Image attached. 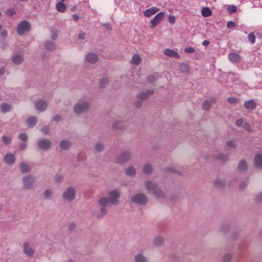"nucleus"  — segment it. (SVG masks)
Masks as SVG:
<instances>
[{"mask_svg":"<svg viewBox=\"0 0 262 262\" xmlns=\"http://www.w3.org/2000/svg\"><path fill=\"white\" fill-rule=\"evenodd\" d=\"M121 192L117 189L111 190L108 193V197H101L98 200V204L101 206L100 214L98 217H102L106 214L107 209L106 207L110 204L116 206L119 203V198L120 197Z\"/></svg>","mask_w":262,"mask_h":262,"instance_id":"obj_1","label":"nucleus"},{"mask_svg":"<svg viewBox=\"0 0 262 262\" xmlns=\"http://www.w3.org/2000/svg\"><path fill=\"white\" fill-rule=\"evenodd\" d=\"M91 103L84 98L79 99L73 105V111L77 115H81L87 113L91 108Z\"/></svg>","mask_w":262,"mask_h":262,"instance_id":"obj_2","label":"nucleus"},{"mask_svg":"<svg viewBox=\"0 0 262 262\" xmlns=\"http://www.w3.org/2000/svg\"><path fill=\"white\" fill-rule=\"evenodd\" d=\"M144 185L147 190L152 191L153 194L157 198L163 199L165 196V193L157 185L150 180L145 182Z\"/></svg>","mask_w":262,"mask_h":262,"instance_id":"obj_3","label":"nucleus"},{"mask_svg":"<svg viewBox=\"0 0 262 262\" xmlns=\"http://www.w3.org/2000/svg\"><path fill=\"white\" fill-rule=\"evenodd\" d=\"M21 181L24 189L31 190L35 185L36 179L32 174H27L22 178Z\"/></svg>","mask_w":262,"mask_h":262,"instance_id":"obj_4","label":"nucleus"},{"mask_svg":"<svg viewBox=\"0 0 262 262\" xmlns=\"http://www.w3.org/2000/svg\"><path fill=\"white\" fill-rule=\"evenodd\" d=\"M76 188L74 186H69L62 193L63 199L67 201L72 202L76 198Z\"/></svg>","mask_w":262,"mask_h":262,"instance_id":"obj_5","label":"nucleus"},{"mask_svg":"<svg viewBox=\"0 0 262 262\" xmlns=\"http://www.w3.org/2000/svg\"><path fill=\"white\" fill-rule=\"evenodd\" d=\"M132 203L139 205H145L148 201L147 197L143 193H137L131 198Z\"/></svg>","mask_w":262,"mask_h":262,"instance_id":"obj_6","label":"nucleus"},{"mask_svg":"<svg viewBox=\"0 0 262 262\" xmlns=\"http://www.w3.org/2000/svg\"><path fill=\"white\" fill-rule=\"evenodd\" d=\"M130 158V152L129 151H124L116 157L115 162L119 164H124L129 161Z\"/></svg>","mask_w":262,"mask_h":262,"instance_id":"obj_7","label":"nucleus"},{"mask_svg":"<svg viewBox=\"0 0 262 262\" xmlns=\"http://www.w3.org/2000/svg\"><path fill=\"white\" fill-rule=\"evenodd\" d=\"M30 29L31 25L29 23V22L27 20H23L19 24H18L16 29L17 33L19 35H22L26 32L29 31Z\"/></svg>","mask_w":262,"mask_h":262,"instance_id":"obj_8","label":"nucleus"},{"mask_svg":"<svg viewBox=\"0 0 262 262\" xmlns=\"http://www.w3.org/2000/svg\"><path fill=\"white\" fill-rule=\"evenodd\" d=\"M228 158V156L227 154L224 153H220L218 155L215 156L213 155H209L206 157H205V159L208 160V161L212 160H221L222 161H225L227 160Z\"/></svg>","mask_w":262,"mask_h":262,"instance_id":"obj_9","label":"nucleus"},{"mask_svg":"<svg viewBox=\"0 0 262 262\" xmlns=\"http://www.w3.org/2000/svg\"><path fill=\"white\" fill-rule=\"evenodd\" d=\"M38 147L43 150H47L50 148L51 146V142L48 139H41L38 140Z\"/></svg>","mask_w":262,"mask_h":262,"instance_id":"obj_10","label":"nucleus"},{"mask_svg":"<svg viewBox=\"0 0 262 262\" xmlns=\"http://www.w3.org/2000/svg\"><path fill=\"white\" fill-rule=\"evenodd\" d=\"M165 15L164 13L162 12H161L158 13L152 19L150 20V23L151 24V27L153 28L158 24L162 20V19L164 18Z\"/></svg>","mask_w":262,"mask_h":262,"instance_id":"obj_11","label":"nucleus"},{"mask_svg":"<svg viewBox=\"0 0 262 262\" xmlns=\"http://www.w3.org/2000/svg\"><path fill=\"white\" fill-rule=\"evenodd\" d=\"M34 105L36 110L38 111L43 112L46 110L48 106V104L45 100L40 99L34 102Z\"/></svg>","mask_w":262,"mask_h":262,"instance_id":"obj_12","label":"nucleus"},{"mask_svg":"<svg viewBox=\"0 0 262 262\" xmlns=\"http://www.w3.org/2000/svg\"><path fill=\"white\" fill-rule=\"evenodd\" d=\"M112 128L115 130H122L125 129V126L122 121L117 119L113 121Z\"/></svg>","mask_w":262,"mask_h":262,"instance_id":"obj_13","label":"nucleus"},{"mask_svg":"<svg viewBox=\"0 0 262 262\" xmlns=\"http://www.w3.org/2000/svg\"><path fill=\"white\" fill-rule=\"evenodd\" d=\"M86 61L90 63H95L99 59L98 55L94 52L88 53L85 57Z\"/></svg>","mask_w":262,"mask_h":262,"instance_id":"obj_14","label":"nucleus"},{"mask_svg":"<svg viewBox=\"0 0 262 262\" xmlns=\"http://www.w3.org/2000/svg\"><path fill=\"white\" fill-rule=\"evenodd\" d=\"M5 162L9 165H13L16 160L15 155L12 153H7L4 157Z\"/></svg>","mask_w":262,"mask_h":262,"instance_id":"obj_15","label":"nucleus"},{"mask_svg":"<svg viewBox=\"0 0 262 262\" xmlns=\"http://www.w3.org/2000/svg\"><path fill=\"white\" fill-rule=\"evenodd\" d=\"M23 251L29 256H33L35 254L34 250L27 243L24 244Z\"/></svg>","mask_w":262,"mask_h":262,"instance_id":"obj_16","label":"nucleus"},{"mask_svg":"<svg viewBox=\"0 0 262 262\" xmlns=\"http://www.w3.org/2000/svg\"><path fill=\"white\" fill-rule=\"evenodd\" d=\"M20 171L23 173H28L31 170V166L25 162H21L19 165Z\"/></svg>","mask_w":262,"mask_h":262,"instance_id":"obj_17","label":"nucleus"},{"mask_svg":"<svg viewBox=\"0 0 262 262\" xmlns=\"http://www.w3.org/2000/svg\"><path fill=\"white\" fill-rule=\"evenodd\" d=\"M154 91L152 90H148L145 92H142L138 95V98L142 100H145L147 99L148 97L152 95Z\"/></svg>","mask_w":262,"mask_h":262,"instance_id":"obj_18","label":"nucleus"},{"mask_svg":"<svg viewBox=\"0 0 262 262\" xmlns=\"http://www.w3.org/2000/svg\"><path fill=\"white\" fill-rule=\"evenodd\" d=\"M254 166L259 169L262 168V154H257L255 155L254 162Z\"/></svg>","mask_w":262,"mask_h":262,"instance_id":"obj_19","label":"nucleus"},{"mask_svg":"<svg viewBox=\"0 0 262 262\" xmlns=\"http://www.w3.org/2000/svg\"><path fill=\"white\" fill-rule=\"evenodd\" d=\"M164 53L167 56L174 57L176 59L180 58V55L178 54V52L169 49H165Z\"/></svg>","mask_w":262,"mask_h":262,"instance_id":"obj_20","label":"nucleus"},{"mask_svg":"<svg viewBox=\"0 0 262 262\" xmlns=\"http://www.w3.org/2000/svg\"><path fill=\"white\" fill-rule=\"evenodd\" d=\"M228 59L233 63H237L241 61V56L236 53H231L228 54Z\"/></svg>","mask_w":262,"mask_h":262,"instance_id":"obj_21","label":"nucleus"},{"mask_svg":"<svg viewBox=\"0 0 262 262\" xmlns=\"http://www.w3.org/2000/svg\"><path fill=\"white\" fill-rule=\"evenodd\" d=\"M60 148L62 150H68L71 146V142L67 140L60 141L59 144Z\"/></svg>","mask_w":262,"mask_h":262,"instance_id":"obj_22","label":"nucleus"},{"mask_svg":"<svg viewBox=\"0 0 262 262\" xmlns=\"http://www.w3.org/2000/svg\"><path fill=\"white\" fill-rule=\"evenodd\" d=\"M159 11V9L157 7H151L144 11V15L145 17H149L156 14Z\"/></svg>","mask_w":262,"mask_h":262,"instance_id":"obj_23","label":"nucleus"},{"mask_svg":"<svg viewBox=\"0 0 262 262\" xmlns=\"http://www.w3.org/2000/svg\"><path fill=\"white\" fill-rule=\"evenodd\" d=\"M24 60V57L21 55L15 54L12 56V62L16 65L20 64L22 63Z\"/></svg>","mask_w":262,"mask_h":262,"instance_id":"obj_24","label":"nucleus"},{"mask_svg":"<svg viewBox=\"0 0 262 262\" xmlns=\"http://www.w3.org/2000/svg\"><path fill=\"white\" fill-rule=\"evenodd\" d=\"M256 103L253 100L246 101L244 103V107L247 109L253 110L256 107Z\"/></svg>","mask_w":262,"mask_h":262,"instance_id":"obj_25","label":"nucleus"},{"mask_svg":"<svg viewBox=\"0 0 262 262\" xmlns=\"http://www.w3.org/2000/svg\"><path fill=\"white\" fill-rule=\"evenodd\" d=\"M45 47L49 51H54L56 48V45L54 42L47 40L44 43Z\"/></svg>","mask_w":262,"mask_h":262,"instance_id":"obj_26","label":"nucleus"},{"mask_svg":"<svg viewBox=\"0 0 262 262\" xmlns=\"http://www.w3.org/2000/svg\"><path fill=\"white\" fill-rule=\"evenodd\" d=\"M135 262H149L147 258L142 254H136L134 257Z\"/></svg>","mask_w":262,"mask_h":262,"instance_id":"obj_27","label":"nucleus"},{"mask_svg":"<svg viewBox=\"0 0 262 262\" xmlns=\"http://www.w3.org/2000/svg\"><path fill=\"white\" fill-rule=\"evenodd\" d=\"M247 169V162L244 160H242L239 161L238 165V169L241 172H244Z\"/></svg>","mask_w":262,"mask_h":262,"instance_id":"obj_28","label":"nucleus"},{"mask_svg":"<svg viewBox=\"0 0 262 262\" xmlns=\"http://www.w3.org/2000/svg\"><path fill=\"white\" fill-rule=\"evenodd\" d=\"M153 171V168L151 164L147 163L144 165L143 172L146 174H150Z\"/></svg>","mask_w":262,"mask_h":262,"instance_id":"obj_29","label":"nucleus"},{"mask_svg":"<svg viewBox=\"0 0 262 262\" xmlns=\"http://www.w3.org/2000/svg\"><path fill=\"white\" fill-rule=\"evenodd\" d=\"M141 61V58L140 56L138 54H135L133 56L131 59L130 63L132 64L138 66L140 64Z\"/></svg>","mask_w":262,"mask_h":262,"instance_id":"obj_30","label":"nucleus"},{"mask_svg":"<svg viewBox=\"0 0 262 262\" xmlns=\"http://www.w3.org/2000/svg\"><path fill=\"white\" fill-rule=\"evenodd\" d=\"M213 184L216 187H223L226 184V181L224 179L216 178L213 181Z\"/></svg>","mask_w":262,"mask_h":262,"instance_id":"obj_31","label":"nucleus"},{"mask_svg":"<svg viewBox=\"0 0 262 262\" xmlns=\"http://www.w3.org/2000/svg\"><path fill=\"white\" fill-rule=\"evenodd\" d=\"M125 173L127 176H133L136 174V169L134 166H130L125 170Z\"/></svg>","mask_w":262,"mask_h":262,"instance_id":"obj_32","label":"nucleus"},{"mask_svg":"<svg viewBox=\"0 0 262 262\" xmlns=\"http://www.w3.org/2000/svg\"><path fill=\"white\" fill-rule=\"evenodd\" d=\"M57 10L61 13L64 12L67 9L66 5L62 2H58L56 5Z\"/></svg>","mask_w":262,"mask_h":262,"instance_id":"obj_33","label":"nucleus"},{"mask_svg":"<svg viewBox=\"0 0 262 262\" xmlns=\"http://www.w3.org/2000/svg\"><path fill=\"white\" fill-rule=\"evenodd\" d=\"M164 242V239L161 236H157L154 239V243L157 246H161L163 245Z\"/></svg>","mask_w":262,"mask_h":262,"instance_id":"obj_34","label":"nucleus"},{"mask_svg":"<svg viewBox=\"0 0 262 262\" xmlns=\"http://www.w3.org/2000/svg\"><path fill=\"white\" fill-rule=\"evenodd\" d=\"M53 191L51 189H46L44 191L43 195V198L47 200H50L53 195Z\"/></svg>","mask_w":262,"mask_h":262,"instance_id":"obj_35","label":"nucleus"},{"mask_svg":"<svg viewBox=\"0 0 262 262\" xmlns=\"http://www.w3.org/2000/svg\"><path fill=\"white\" fill-rule=\"evenodd\" d=\"M95 150L97 152L102 151L104 149V145L102 143L97 142L94 145Z\"/></svg>","mask_w":262,"mask_h":262,"instance_id":"obj_36","label":"nucleus"},{"mask_svg":"<svg viewBox=\"0 0 262 262\" xmlns=\"http://www.w3.org/2000/svg\"><path fill=\"white\" fill-rule=\"evenodd\" d=\"M1 109L2 112L6 113L10 111L11 106L7 103H2L1 104Z\"/></svg>","mask_w":262,"mask_h":262,"instance_id":"obj_37","label":"nucleus"},{"mask_svg":"<svg viewBox=\"0 0 262 262\" xmlns=\"http://www.w3.org/2000/svg\"><path fill=\"white\" fill-rule=\"evenodd\" d=\"M202 14L205 17H208L211 15V11L207 7H204L202 9Z\"/></svg>","mask_w":262,"mask_h":262,"instance_id":"obj_38","label":"nucleus"},{"mask_svg":"<svg viewBox=\"0 0 262 262\" xmlns=\"http://www.w3.org/2000/svg\"><path fill=\"white\" fill-rule=\"evenodd\" d=\"M179 69L183 72H187L189 70V67L187 63H182L179 64Z\"/></svg>","mask_w":262,"mask_h":262,"instance_id":"obj_39","label":"nucleus"},{"mask_svg":"<svg viewBox=\"0 0 262 262\" xmlns=\"http://www.w3.org/2000/svg\"><path fill=\"white\" fill-rule=\"evenodd\" d=\"M27 122L30 126L32 127L36 124V119L35 117L31 116L27 119Z\"/></svg>","mask_w":262,"mask_h":262,"instance_id":"obj_40","label":"nucleus"},{"mask_svg":"<svg viewBox=\"0 0 262 262\" xmlns=\"http://www.w3.org/2000/svg\"><path fill=\"white\" fill-rule=\"evenodd\" d=\"M210 106L211 104L209 101L206 100L203 103L202 107L203 110L208 111L210 108Z\"/></svg>","mask_w":262,"mask_h":262,"instance_id":"obj_41","label":"nucleus"},{"mask_svg":"<svg viewBox=\"0 0 262 262\" xmlns=\"http://www.w3.org/2000/svg\"><path fill=\"white\" fill-rule=\"evenodd\" d=\"M165 171H167V172H172L174 173H178L179 174H181L179 171L177 170L176 168H173L172 167H166L165 169Z\"/></svg>","mask_w":262,"mask_h":262,"instance_id":"obj_42","label":"nucleus"},{"mask_svg":"<svg viewBox=\"0 0 262 262\" xmlns=\"http://www.w3.org/2000/svg\"><path fill=\"white\" fill-rule=\"evenodd\" d=\"M227 101L230 103H231V104H235V103H237L239 102V100L238 98H235V97H229L228 99H227Z\"/></svg>","mask_w":262,"mask_h":262,"instance_id":"obj_43","label":"nucleus"},{"mask_svg":"<svg viewBox=\"0 0 262 262\" xmlns=\"http://www.w3.org/2000/svg\"><path fill=\"white\" fill-rule=\"evenodd\" d=\"M2 140L4 143L6 145L10 144L12 141L11 137L7 136H3L2 137Z\"/></svg>","mask_w":262,"mask_h":262,"instance_id":"obj_44","label":"nucleus"},{"mask_svg":"<svg viewBox=\"0 0 262 262\" xmlns=\"http://www.w3.org/2000/svg\"><path fill=\"white\" fill-rule=\"evenodd\" d=\"M107 83L108 79L107 78H103L99 82V86L101 88H104Z\"/></svg>","mask_w":262,"mask_h":262,"instance_id":"obj_45","label":"nucleus"},{"mask_svg":"<svg viewBox=\"0 0 262 262\" xmlns=\"http://www.w3.org/2000/svg\"><path fill=\"white\" fill-rule=\"evenodd\" d=\"M231 255L229 253H226L224 255L222 260L224 262H228L231 259Z\"/></svg>","mask_w":262,"mask_h":262,"instance_id":"obj_46","label":"nucleus"},{"mask_svg":"<svg viewBox=\"0 0 262 262\" xmlns=\"http://www.w3.org/2000/svg\"><path fill=\"white\" fill-rule=\"evenodd\" d=\"M227 10L229 13L233 14L236 11V7L234 5L229 6Z\"/></svg>","mask_w":262,"mask_h":262,"instance_id":"obj_47","label":"nucleus"},{"mask_svg":"<svg viewBox=\"0 0 262 262\" xmlns=\"http://www.w3.org/2000/svg\"><path fill=\"white\" fill-rule=\"evenodd\" d=\"M254 200L257 203L262 202V192L257 193L254 198Z\"/></svg>","mask_w":262,"mask_h":262,"instance_id":"obj_48","label":"nucleus"},{"mask_svg":"<svg viewBox=\"0 0 262 262\" xmlns=\"http://www.w3.org/2000/svg\"><path fill=\"white\" fill-rule=\"evenodd\" d=\"M18 138L21 141L26 142L27 141L28 137L27 134L25 133H20L18 136Z\"/></svg>","mask_w":262,"mask_h":262,"instance_id":"obj_49","label":"nucleus"},{"mask_svg":"<svg viewBox=\"0 0 262 262\" xmlns=\"http://www.w3.org/2000/svg\"><path fill=\"white\" fill-rule=\"evenodd\" d=\"M249 41L252 43L255 42V36L253 32L250 33L248 35Z\"/></svg>","mask_w":262,"mask_h":262,"instance_id":"obj_50","label":"nucleus"},{"mask_svg":"<svg viewBox=\"0 0 262 262\" xmlns=\"http://www.w3.org/2000/svg\"><path fill=\"white\" fill-rule=\"evenodd\" d=\"M221 230L224 233H226L229 232L230 227L228 225H223L221 226Z\"/></svg>","mask_w":262,"mask_h":262,"instance_id":"obj_51","label":"nucleus"},{"mask_svg":"<svg viewBox=\"0 0 262 262\" xmlns=\"http://www.w3.org/2000/svg\"><path fill=\"white\" fill-rule=\"evenodd\" d=\"M63 177L62 174H56L54 178V179L56 182H60L62 181Z\"/></svg>","mask_w":262,"mask_h":262,"instance_id":"obj_52","label":"nucleus"},{"mask_svg":"<svg viewBox=\"0 0 262 262\" xmlns=\"http://www.w3.org/2000/svg\"><path fill=\"white\" fill-rule=\"evenodd\" d=\"M6 13L7 15L12 16L15 14V11L14 9L11 8L6 10Z\"/></svg>","mask_w":262,"mask_h":262,"instance_id":"obj_53","label":"nucleus"},{"mask_svg":"<svg viewBox=\"0 0 262 262\" xmlns=\"http://www.w3.org/2000/svg\"><path fill=\"white\" fill-rule=\"evenodd\" d=\"M226 145L231 148H235L236 147V145L234 143V142L232 140H229L226 142Z\"/></svg>","mask_w":262,"mask_h":262,"instance_id":"obj_54","label":"nucleus"},{"mask_svg":"<svg viewBox=\"0 0 262 262\" xmlns=\"http://www.w3.org/2000/svg\"><path fill=\"white\" fill-rule=\"evenodd\" d=\"M244 121L243 119H238L235 121V125L237 126L241 127L243 125Z\"/></svg>","mask_w":262,"mask_h":262,"instance_id":"obj_55","label":"nucleus"},{"mask_svg":"<svg viewBox=\"0 0 262 262\" xmlns=\"http://www.w3.org/2000/svg\"><path fill=\"white\" fill-rule=\"evenodd\" d=\"M49 130H50V127L48 126H43V127L41 128V131L45 134H47L49 133Z\"/></svg>","mask_w":262,"mask_h":262,"instance_id":"obj_56","label":"nucleus"},{"mask_svg":"<svg viewBox=\"0 0 262 262\" xmlns=\"http://www.w3.org/2000/svg\"><path fill=\"white\" fill-rule=\"evenodd\" d=\"M27 144L26 143H22L18 146L19 149L20 150H24L27 148Z\"/></svg>","mask_w":262,"mask_h":262,"instance_id":"obj_57","label":"nucleus"},{"mask_svg":"<svg viewBox=\"0 0 262 262\" xmlns=\"http://www.w3.org/2000/svg\"><path fill=\"white\" fill-rule=\"evenodd\" d=\"M58 37V33L56 31H52L51 38L53 40H56Z\"/></svg>","mask_w":262,"mask_h":262,"instance_id":"obj_58","label":"nucleus"},{"mask_svg":"<svg viewBox=\"0 0 262 262\" xmlns=\"http://www.w3.org/2000/svg\"><path fill=\"white\" fill-rule=\"evenodd\" d=\"M247 184H248L247 181H244V182L241 183V184H239L240 189H245V187L247 186Z\"/></svg>","mask_w":262,"mask_h":262,"instance_id":"obj_59","label":"nucleus"},{"mask_svg":"<svg viewBox=\"0 0 262 262\" xmlns=\"http://www.w3.org/2000/svg\"><path fill=\"white\" fill-rule=\"evenodd\" d=\"M235 26V24L232 21H229L227 23V27L228 28H232L234 27Z\"/></svg>","mask_w":262,"mask_h":262,"instance_id":"obj_60","label":"nucleus"},{"mask_svg":"<svg viewBox=\"0 0 262 262\" xmlns=\"http://www.w3.org/2000/svg\"><path fill=\"white\" fill-rule=\"evenodd\" d=\"M185 52L186 53H191L194 52V50L192 47H188L185 49Z\"/></svg>","mask_w":262,"mask_h":262,"instance_id":"obj_61","label":"nucleus"},{"mask_svg":"<svg viewBox=\"0 0 262 262\" xmlns=\"http://www.w3.org/2000/svg\"><path fill=\"white\" fill-rule=\"evenodd\" d=\"M147 80H148V82L152 83L154 81H155L156 77L154 76H153V75L149 76L148 77Z\"/></svg>","mask_w":262,"mask_h":262,"instance_id":"obj_62","label":"nucleus"},{"mask_svg":"<svg viewBox=\"0 0 262 262\" xmlns=\"http://www.w3.org/2000/svg\"><path fill=\"white\" fill-rule=\"evenodd\" d=\"M243 128L247 130H250V125L248 123H245L243 125Z\"/></svg>","mask_w":262,"mask_h":262,"instance_id":"obj_63","label":"nucleus"},{"mask_svg":"<svg viewBox=\"0 0 262 262\" xmlns=\"http://www.w3.org/2000/svg\"><path fill=\"white\" fill-rule=\"evenodd\" d=\"M176 20L175 17L173 15H169L168 16V21L170 23H174Z\"/></svg>","mask_w":262,"mask_h":262,"instance_id":"obj_64","label":"nucleus"}]
</instances>
